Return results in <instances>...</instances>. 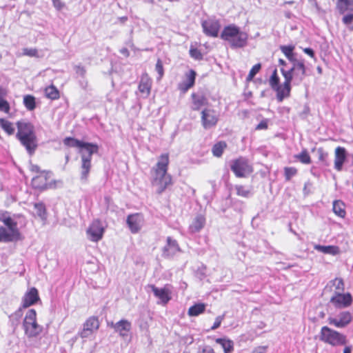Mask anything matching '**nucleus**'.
<instances>
[{"mask_svg": "<svg viewBox=\"0 0 353 353\" xmlns=\"http://www.w3.org/2000/svg\"><path fill=\"white\" fill-rule=\"evenodd\" d=\"M62 183L61 180L54 178H32L31 180L32 188L40 191L59 188Z\"/></svg>", "mask_w": 353, "mask_h": 353, "instance_id": "9", "label": "nucleus"}, {"mask_svg": "<svg viewBox=\"0 0 353 353\" xmlns=\"http://www.w3.org/2000/svg\"><path fill=\"white\" fill-rule=\"evenodd\" d=\"M268 128V121L266 119L262 120L256 127V130H266Z\"/></svg>", "mask_w": 353, "mask_h": 353, "instance_id": "52", "label": "nucleus"}, {"mask_svg": "<svg viewBox=\"0 0 353 353\" xmlns=\"http://www.w3.org/2000/svg\"><path fill=\"white\" fill-rule=\"evenodd\" d=\"M223 319V316H217L215 319V321H214L213 325L211 327V330H214L217 329L218 327H219Z\"/></svg>", "mask_w": 353, "mask_h": 353, "instance_id": "49", "label": "nucleus"}, {"mask_svg": "<svg viewBox=\"0 0 353 353\" xmlns=\"http://www.w3.org/2000/svg\"><path fill=\"white\" fill-rule=\"evenodd\" d=\"M189 54L190 56L195 60L201 61L203 58V54L201 53V50L193 45L190 46Z\"/></svg>", "mask_w": 353, "mask_h": 353, "instance_id": "40", "label": "nucleus"}, {"mask_svg": "<svg viewBox=\"0 0 353 353\" xmlns=\"http://www.w3.org/2000/svg\"><path fill=\"white\" fill-rule=\"evenodd\" d=\"M23 325L25 334L29 338L38 336L43 330L42 326L37 322V313L34 309H30L27 312Z\"/></svg>", "mask_w": 353, "mask_h": 353, "instance_id": "6", "label": "nucleus"}, {"mask_svg": "<svg viewBox=\"0 0 353 353\" xmlns=\"http://www.w3.org/2000/svg\"><path fill=\"white\" fill-rule=\"evenodd\" d=\"M40 300L38 290L36 288H30L24 294L22 299V306L28 307Z\"/></svg>", "mask_w": 353, "mask_h": 353, "instance_id": "19", "label": "nucleus"}, {"mask_svg": "<svg viewBox=\"0 0 353 353\" xmlns=\"http://www.w3.org/2000/svg\"><path fill=\"white\" fill-rule=\"evenodd\" d=\"M347 154L345 148L337 147L334 152V168L340 171L343 168V165L346 160Z\"/></svg>", "mask_w": 353, "mask_h": 353, "instance_id": "22", "label": "nucleus"}, {"mask_svg": "<svg viewBox=\"0 0 353 353\" xmlns=\"http://www.w3.org/2000/svg\"><path fill=\"white\" fill-rule=\"evenodd\" d=\"M303 50V52L305 54L309 55L311 58H314L315 57L314 52V50L312 48H305Z\"/></svg>", "mask_w": 353, "mask_h": 353, "instance_id": "54", "label": "nucleus"}, {"mask_svg": "<svg viewBox=\"0 0 353 353\" xmlns=\"http://www.w3.org/2000/svg\"><path fill=\"white\" fill-rule=\"evenodd\" d=\"M127 224L132 233H137L141 228L143 217L139 213L130 214L127 218Z\"/></svg>", "mask_w": 353, "mask_h": 353, "instance_id": "18", "label": "nucleus"}, {"mask_svg": "<svg viewBox=\"0 0 353 353\" xmlns=\"http://www.w3.org/2000/svg\"><path fill=\"white\" fill-rule=\"evenodd\" d=\"M230 169L236 176L250 175L253 172V167L249 160L243 157L233 160L230 165Z\"/></svg>", "mask_w": 353, "mask_h": 353, "instance_id": "7", "label": "nucleus"}, {"mask_svg": "<svg viewBox=\"0 0 353 353\" xmlns=\"http://www.w3.org/2000/svg\"><path fill=\"white\" fill-rule=\"evenodd\" d=\"M352 346H345L344 350H343V353H351L352 352Z\"/></svg>", "mask_w": 353, "mask_h": 353, "instance_id": "59", "label": "nucleus"}, {"mask_svg": "<svg viewBox=\"0 0 353 353\" xmlns=\"http://www.w3.org/2000/svg\"><path fill=\"white\" fill-rule=\"evenodd\" d=\"M309 186H310V184L309 183H306L305 184V186H304V188H303V191H304L305 194H309V192H310Z\"/></svg>", "mask_w": 353, "mask_h": 353, "instance_id": "58", "label": "nucleus"}, {"mask_svg": "<svg viewBox=\"0 0 353 353\" xmlns=\"http://www.w3.org/2000/svg\"><path fill=\"white\" fill-rule=\"evenodd\" d=\"M236 192H237V194L239 195V196H244V197H248L250 194V190L245 189L243 186H241V185L236 186Z\"/></svg>", "mask_w": 353, "mask_h": 353, "instance_id": "47", "label": "nucleus"}, {"mask_svg": "<svg viewBox=\"0 0 353 353\" xmlns=\"http://www.w3.org/2000/svg\"><path fill=\"white\" fill-rule=\"evenodd\" d=\"M352 320V314L350 312L345 311L339 314L337 317H329L327 322L336 327L343 328L346 327Z\"/></svg>", "mask_w": 353, "mask_h": 353, "instance_id": "13", "label": "nucleus"}, {"mask_svg": "<svg viewBox=\"0 0 353 353\" xmlns=\"http://www.w3.org/2000/svg\"><path fill=\"white\" fill-rule=\"evenodd\" d=\"M203 353H215L211 347H205L203 349Z\"/></svg>", "mask_w": 353, "mask_h": 353, "instance_id": "57", "label": "nucleus"}, {"mask_svg": "<svg viewBox=\"0 0 353 353\" xmlns=\"http://www.w3.org/2000/svg\"><path fill=\"white\" fill-rule=\"evenodd\" d=\"M6 94V92L0 87V95ZM10 110V106L8 101L0 97V111L8 114Z\"/></svg>", "mask_w": 353, "mask_h": 353, "instance_id": "38", "label": "nucleus"}, {"mask_svg": "<svg viewBox=\"0 0 353 353\" xmlns=\"http://www.w3.org/2000/svg\"><path fill=\"white\" fill-rule=\"evenodd\" d=\"M23 56L30 57H39V52L37 48H23Z\"/></svg>", "mask_w": 353, "mask_h": 353, "instance_id": "44", "label": "nucleus"}, {"mask_svg": "<svg viewBox=\"0 0 353 353\" xmlns=\"http://www.w3.org/2000/svg\"><path fill=\"white\" fill-rule=\"evenodd\" d=\"M342 22L350 30H353V13L347 14L342 18Z\"/></svg>", "mask_w": 353, "mask_h": 353, "instance_id": "43", "label": "nucleus"}, {"mask_svg": "<svg viewBox=\"0 0 353 353\" xmlns=\"http://www.w3.org/2000/svg\"><path fill=\"white\" fill-rule=\"evenodd\" d=\"M205 309V305L204 303H197L192 307H190L188 310V315L190 316H196L202 314Z\"/></svg>", "mask_w": 353, "mask_h": 353, "instance_id": "36", "label": "nucleus"}, {"mask_svg": "<svg viewBox=\"0 0 353 353\" xmlns=\"http://www.w3.org/2000/svg\"><path fill=\"white\" fill-rule=\"evenodd\" d=\"M319 339L332 346H342L347 343V337L345 335L330 328L327 326H323L321 329Z\"/></svg>", "mask_w": 353, "mask_h": 353, "instance_id": "5", "label": "nucleus"}, {"mask_svg": "<svg viewBox=\"0 0 353 353\" xmlns=\"http://www.w3.org/2000/svg\"><path fill=\"white\" fill-rule=\"evenodd\" d=\"M333 211L337 216L343 218L345 216V210L344 209V203L341 201H334L333 202Z\"/></svg>", "mask_w": 353, "mask_h": 353, "instance_id": "37", "label": "nucleus"}, {"mask_svg": "<svg viewBox=\"0 0 353 353\" xmlns=\"http://www.w3.org/2000/svg\"><path fill=\"white\" fill-rule=\"evenodd\" d=\"M179 250L180 248L176 241L168 236L167 238V245L163 249V256L169 257L173 256Z\"/></svg>", "mask_w": 353, "mask_h": 353, "instance_id": "24", "label": "nucleus"}, {"mask_svg": "<svg viewBox=\"0 0 353 353\" xmlns=\"http://www.w3.org/2000/svg\"><path fill=\"white\" fill-rule=\"evenodd\" d=\"M19 231H12L3 227H0V242H11L18 239Z\"/></svg>", "mask_w": 353, "mask_h": 353, "instance_id": "25", "label": "nucleus"}, {"mask_svg": "<svg viewBox=\"0 0 353 353\" xmlns=\"http://www.w3.org/2000/svg\"><path fill=\"white\" fill-rule=\"evenodd\" d=\"M63 143L65 146L68 148H76L79 150L81 157V173L83 176H87L92 167V156L93 154L98 153L99 146L96 143L83 142L73 137H65Z\"/></svg>", "mask_w": 353, "mask_h": 353, "instance_id": "2", "label": "nucleus"}, {"mask_svg": "<svg viewBox=\"0 0 353 353\" xmlns=\"http://www.w3.org/2000/svg\"><path fill=\"white\" fill-rule=\"evenodd\" d=\"M205 224V218L203 215L199 214L193 219L189 226V230L191 233L199 232Z\"/></svg>", "mask_w": 353, "mask_h": 353, "instance_id": "27", "label": "nucleus"}, {"mask_svg": "<svg viewBox=\"0 0 353 353\" xmlns=\"http://www.w3.org/2000/svg\"><path fill=\"white\" fill-rule=\"evenodd\" d=\"M227 147L228 145L225 141H218L213 145L212 148V154L216 157H221L223 155V152L227 148Z\"/></svg>", "mask_w": 353, "mask_h": 353, "instance_id": "32", "label": "nucleus"}, {"mask_svg": "<svg viewBox=\"0 0 353 353\" xmlns=\"http://www.w3.org/2000/svg\"><path fill=\"white\" fill-rule=\"evenodd\" d=\"M314 249L324 254L335 255L339 253V248L336 246L333 245H315Z\"/></svg>", "mask_w": 353, "mask_h": 353, "instance_id": "34", "label": "nucleus"}, {"mask_svg": "<svg viewBox=\"0 0 353 353\" xmlns=\"http://www.w3.org/2000/svg\"><path fill=\"white\" fill-rule=\"evenodd\" d=\"M44 93L46 97L51 100H57L60 98L59 90L53 84L46 87Z\"/></svg>", "mask_w": 353, "mask_h": 353, "instance_id": "30", "label": "nucleus"}, {"mask_svg": "<svg viewBox=\"0 0 353 353\" xmlns=\"http://www.w3.org/2000/svg\"><path fill=\"white\" fill-rule=\"evenodd\" d=\"M280 50L288 60L292 63V66L286 69V61L283 59H279L278 62L282 68L280 69L281 73L284 78L283 83H280V78L278 74L277 69H274L269 79V85L276 92V98L278 102H282L285 99L290 97L292 90V84L294 85H300L307 74V66L305 60L298 59L294 52L295 46L294 45L281 46Z\"/></svg>", "mask_w": 353, "mask_h": 353, "instance_id": "1", "label": "nucleus"}, {"mask_svg": "<svg viewBox=\"0 0 353 353\" xmlns=\"http://www.w3.org/2000/svg\"><path fill=\"white\" fill-rule=\"evenodd\" d=\"M2 221L7 226V229L12 231H19L17 223L10 217H5L2 219Z\"/></svg>", "mask_w": 353, "mask_h": 353, "instance_id": "42", "label": "nucleus"}, {"mask_svg": "<svg viewBox=\"0 0 353 353\" xmlns=\"http://www.w3.org/2000/svg\"><path fill=\"white\" fill-rule=\"evenodd\" d=\"M203 32L208 37H217L220 30V23L218 20L208 19L201 23Z\"/></svg>", "mask_w": 353, "mask_h": 353, "instance_id": "12", "label": "nucleus"}, {"mask_svg": "<svg viewBox=\"0 0 353 353\" xmlns=\"http://www.w3.org/2000/svg\"><path fill=\"white\" fill-rule=\"evenodd\" d=\"M192 109L194 111L199 110L201 107L208 104L207 97L204 94H199L195 92L191 94Z\"/></svg>", "mask_w": 353, "mask_h": 353, "instance_id": "23", "label": "nucleus"}, {"mask_svg": "<svg viewBox=\"0 0 353 353\" xmlns=\"http://www.w3.org/2000/svg\"><path fill=\"white\" fill-rule=\"evenodd\" d=\"M52 1L54 7L58 10H61L65 6V3L61 0H52Z\"/></svg>", "mask_w": 353, "mask_h": 353, "instance_id": "50", "label": "nucleus"}, {"mask_svg": "<svg viewBox=\"0 0 353 353\" xmlns=\"http://www.w3.org/2000/svg\"><path fill=\"white\" fill-rule=\"evenodd\" d=\"M16 138L30 155L34 154L38 148V139L34 125L26 119L16 122Z\"/></svg>", "mask_w": 353, "mask_h": 353, "instance_id": "3", "label": "nucleus"}, {"mask_svg": "<svg viewBox=\"0 0 353 353\" xmlns=\"http://www.w3.org/2000/svg\"><path fill=\"white\" fill-rule=\"evenodd\" d=\"M172 183V178H153L152 181V186L159 194L163 192Z\"/></svg>", "mask_w": 353, "mask_h": 353, "instance_id": "26", "label": "nucleus"}, {"mask_svg": "<svg viewBox=\"0 0 353 353\" xmlns=\"http://www.w3.org/2000/svg\"><path fill=\"white\" fill-rule=\"evenodd\" d=\"M196 72L193 69L184 74V79L178 84L177 88L182 94H185L195 85Z\"/></svg>", "mask_w": 353, "mask_h": 353, "instance_id": "10", "label": "nucleus"}, {"mask_svg": "<svg viewBox=\"0 0 353 353\" xmlns=\"http://www.w3.org/2000/svg\"><path fill=\"white\" fill-rule=\"evenodd\" d=\"M335 307L344 308L349 307L352 303V298L350 293L342 294L341 292H336L330 299Z\"/></svg>", "mask_w": 353, "mask_h": 353, "instance_id": "14", "label": "nucleus"}, {"mask_svg": "<svg viewBox=\"0 0 353 353\" xmlns=\"http://www.w3.org/2000/svg\"><path fill=\"white\" fill-rule=\"evenodd\" d=\"M261 64L260 63L255 64L252 66L246 77V81L250 82L252 81L255 75L261 70Z\"/></svg>", "mask_w": 353, "mask_h": 353, "instance_id": "41", "label": "nucleus"}, {"mask_svg": "<svg viewBox=\"0 0 353 353\" xmlns=\"http://www.w3.org/2000/svg\"><path fill=\"white\" fill-rule=\"evenodd\" d=\"M318 152L319 154V159L323 162L326 163L328 154L327 152H325L322 148L319 149Z\"/></svg>", "mask_w": 353, "mask_h": 353, "instance_id": "48", "label": "nucleus"}, {"mask_svg": "<svg viewBox=\"0 0 353 353\" xmlns=\"http://www.w3.org/2000/svg\"><path fill=\"white\" fill-rule=\"evenodd\" d=\"M155 70H157L159 77L158 79L161 80L164 75V68L163 62L160 59H158L155 65Z\"/></svg>", "mask_w": 353, "mask_h": 353, "instance_id": "45", "label": "nucleus"}, {"mask_svg": "<svg viewBox=\"0 0 353 353\" xmlns=\"http://www.w3.org/2000/svg\"><path fill=\"white\" fill-rule=\"evenodd\" d=\"M220 38L228 42L231 48H241L247 45L248 34L236 25L230 24L223 28Z\"/></svg>", "mask_w": 353, "mask_h": 353, "instance_id": "4", "label": "nucleus"}, {"mask_svg": "<svg viewBox=\"0 0 353 353\" xmlns=\"http://www.w3.org/2000/svg\"><path fill=\"white\" fill-rule=\"evenodd\" d=\"M297 173V170L294 168H286L285 169V176H292Z\"/></svg>", "mask_w": 353, "mask_h": 353, "instance_id": "51", "label": "nucleus"}, {"mask_svg": "<svg viewBox=\"0 0 353 353\" xmlns=\"http://www.w3.org/2000/svg\"><path fill=\"white\" fill-rule=\"evenodd\" d=\"M266 350L267 346H259L252 351V353H265Z\"/></svg>", "mask_w": 353, "mask_h": 353, "instance_id": "53", "label": "nucleus"}, {"mask_svg": "<svg viewBox=\"0 0 353 353\" xmlns=\"http://www.w3.org/2000/svg\"><path fill=\"white\" fill-rule=\"evenodd\" d=\"M336 7L341 14L353 11V0H337Z\"/></svg>", "mask_w": 353, "mask_h": 353, "instance_id": "28", "label": "nucleus"}, {"mask_svg": "<svg viewBox=\"0 0 353 353\" xmlns=\"http://www.w3.org/2000/svg\"><path fill=\"white\" fill-rule=\"evenodd\" d=\"M152 80L148 73L144 72L141 76L138 90L144 98H148L151 92Z\"/></svg>", "mask_w": 353, "mask_h": 353, "instance_id": "17", "label": "nucleus"}, {"mask_svg": "<svg viewBox=\"0 0 353 353\" xmlns=\"http://www.w3.org/2000/svg\"><path fill=\"white\" fill-rule=\"evenodd\" d=\"M34 208L35 210V215L43 221L46 220L47 215L45 205L43 203H36L34 204Z\"/></svg>", "mask_w": 353, "mask_h": 353, "instance_id": "35", "label": "nucleus"}, {"mask_svg": "<svg viewBox=\"0 0 353 353\" xmlns=\"http://www.w3.org/2000/svg\"><path fill=\"white\" fill-rule=\"evenodd\" d=\"M216 343L221 345L225 353H232L234 350V342L230 339L218 338Z\"/></svg>", "mask_w": 353, "mask_h": 353, "instance_id": "29", "label": "nucleus"}, {"mask_svg": "<svg viewBox=\"0 0 353 353\" xmlns=\"http://www.w3.org/2000/svg\"><path fill=\"white\" fill-rule=\"evenodd\" d=\"M294 158L303 164H310L311 157L306 149L303 150L301 153L294 156Z\"/></svg>", "mask_w": 353, "mask_h": 353, "instance_id": "39", "label": "nucleus"}, {"mask_svg": "<svg viewBox=\"0 0 353 353\" xmlns=\"http://www.w3.org/2000/svg\"><path fill=\"white\" fill-rule=\"evenodd\" d=\"M0 127L8 136H12L14 134L15 128L14 124L3 118H0Z\"/></svg>", "mask_w": 353, "mask_h": 353, "instance_id": "31", "label": "nucleus"}, {"mask_svg": "<svg viewBox=\"0 0 353 353\" xmlns=\"http://www.w3.org/2000/svg\"><path fill=\"white\" fill-rule=\"evenodd\" d=\"M76 71L77 73L80 74L81 75L83 76L85 74V69L83 66H77Z\"/></svg>", "mask_w": 353, "mask_h": 353, "instance_id": "55", "label": "nucleus"}, {"mask_svg": "<svg viewBox=\"0 0 353 353\" xmlns=\"http://www.w3.org/2000/svg\"><path fill=\"white\" fill-rule=\"evenodd\" d=\"M108 325L114 328L115 332H118L119 335L123 337L126 336L132 328L131 323L126 319H122L115 323L111 322Z\"/></svg>", "mask_w": 353, "mask_h": 353, "instance_id": "20", "label": "nucleus"}, {"mask_svg": "<svg viewBox=\"0 0 353 353\" xmlns=\"http://www.w3.org/2000/svg\"><path fill=\"white\" fill-rule=\"evenodd\" d=\"M219 113L212 108H205L201 112V123L203 129L208 130L216 126L219 121Z\"/></svg>", "mask_w": 353, "mask_h": 353, "instance_id": "8", "label": "nucleus"}, {"mask_svg": "<svg viewBox=\"0 0 353 353\" xmlns=\"http://www.w3.org/2000/svg\"><path fill=\"white\" fill-rule=\"evenodd\" d=\"M170 163L169 154L165 153L159 156L154 168L156 176H165L167 174Z\"/></svg>", "mask_w": 353, "mask_h": 353, "instance_id": "16", "label": "nucleus"}, {"mask_svg": "<svg viewBox=\"0 0 353 353\" xmlns=\"http://www.w3.org/2000/svg\"><path fill=\"white\" fill-rule=\"evenodd\" d=\"M99 322L96 317H90L83 323V330L79 333L81 338H87L92 335L93 332L99 329Z\"/></svg>", "mask_w": 353, "mask_h": 353, "instance_id": "15", "label": "nucleus"}, {"mask_svg": "<svg viewBox=\"0 0 353 353\" xmlns=\"http://www.w3.org/2000/svg\"><path fill=\"white\" fill-rule=\"evenodd\" d=\"M120 52L124 55L125 57H128L130 56V51L127 48H123L120 50Z\"/></svg>", "mask_w": 353, "mask_h": 353, "instance_id": "56", "label": "nucleus"}, {"mask_svg": "<svg viewBox=\"0 0 353 353\" xmlns=\"http://www.w3.org/2000/svg\"><path fill=\"white\" fill-rule=\"evenodd\" d=\"M104 228L99 220H94L87 230L88 239L94 242H97L103 237Z\"/></svg>", "mask_w": 353, "mask_h": 353, "instance_id": "11", "label": "nucleus"}, {"mask_svg": "<svg viewBox=\"0 0 353 353\" xmlns=\"http://www.w3.org/2000/svg\"><path fill=\"white\" fill-rule=\"evenodd\" d=\"M23 103L29 111H33L37 107L36 98L32 94L24 95Z\"/></svg>", "mask_w": 353, "mask_h": 353, "instance_id": "33", "label": "nucleus"}, {"mask_svg": "<svg viewBox=\"0 0 353 353\" xmlns=\"http://www.w3.org/2000/svg\"><path fill=\"white\" fill-rule=\"evenodd\" d=\"M333 285L335 286L336 290H338L337 292H342L344 290V283L341 279H335L332 281Z\"/></svg>", "mask_w": 353, "mask_h": 353, "instance_id": "46", "label": "nucleus"}, {"mask_svg": "<svg viewBox=\"0 0 353 353\" xmlns=\"http://www.w3.org/2000/svg\"><path fill=\"white\" fill-rule=\"evenodd\" d=\"M148 287L152 290L154 296L159 299L163 304H166L171 299V292L166 286L158 288L154 285H148Z\"/></svg>", "mask_w": 353, "mask_h": 353, "instance_id": "21", "label": "nucleus"}]
</instances>
